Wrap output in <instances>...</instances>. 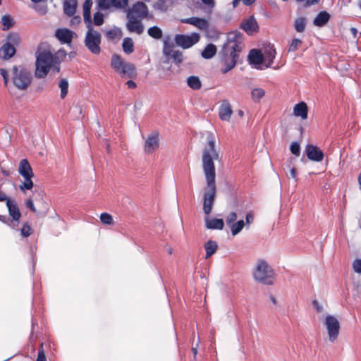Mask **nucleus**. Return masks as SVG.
Masks as SVG:
<instances>
[{
  "mask_svg": "<svg viewBox=\"0 0 361 361\" xmlns=\"http://www.w3.org/2000/svg\"><path fill=\"white\" fill-rule=\"evenodd\" d=\"M207 142L202 154V168L206 180V187L203 195V211L209 215L212 211L216 197V170L214 161L219 160V153L215 145V136L213 133L207 135Z\"/></svg>",
  "mask_w": 361,
  "mask_h": 361,
  "instance_id": "nucleus-1",
  "label": "nucleus"
},
{
  "mask_svg": "<svg viewBox=\"0 0 361 361\" xmlns=\"http://www.w3.org/2000/svg\"><path fill=\"white\" fill-rule=\"evenodd\" d=\"M4 85L8 87L9 82L18 90H25L31 85L33 79L32 73L22 65H14L9 70L0 68Z\"/></svg>",
  "mask_w": 361,
  "mask_h": 361,
  "instance_id": "nucleus-2",
  "label": "nucleus"
},
{
  "mask_svg": "<svg viewBox=\"0 0 361 361\" xmlns=\"http://www.w3.org/2000/svg\"><path fill=\"white\" fill-rule=\"evenodd\" d=\"M35 66V76L38 78H45L51 68L56 73L60 71V66L56 63L52 50L46 43H41L38 47Z\"/></svg>",
  "mask_w": 361,
  "mask_h": 361,
  "instance_id": "nucleus-3",
  "label": "nucleus"
},
{
  "mask_svg": "<svg viewBox=\"0 0 361 361\" xmlns=\"http://www.w3.org/2000/svg\"><path fill=\"white\" fill-rule=\"evenodd\" d=\"M243 44L241 35L236 32L228 34L227 42L224 44L222 52L225 57V68L222 72L226 73L232 69L236 64L238 54L241 51Z\"/></svg>",
  "mask_w": 361,
  "mask_h": 361,
  "instance_id": "nucleus-4",
  "label": "nucleus"
},
{
  "mask_svg": "<svg viewBox=\"0 0 361 361\" xmlns=\"http://www.w3.org/2000/svg\"><path fill=\"white\" fill-rule=\"evenodd\" d=\"M92 5V0H85L83 4V18L84 21L88 29L85 39V44L87 49L94 54L100 53V44L102 36L100 33L94 30L91 23V7Z\"/></svg>",
  "mask_w": 361,
  "mask_h": 361,
  "instance_id": "nucleus-5",
  "label": "nucleus"
},
{
  "mask_svg": "<svg viewBox=\"0 0 361 361\" xmlns=\"http://www.w3.org/2000/svg\"><path fill=\"white\" fill-rule=\"evenodd\" d=\"M253 278L259 283L266 285L273 284L274 271L264 260H259L252 272Z\"/></svg>",
  "mask_w": 361,
  "mask_h": 361,
  "instance_id": "nucleus-6",
  "label": "nucleus"
},
{
  "mask_svg": "<svg viewBox=\"0 0 361 361\" xmlns=\"http://www.w3.org/2000/svg\"><path fill=\"white\" fill-rule=\"evenodd\" d=\"M324 323L327 330L329 341L332 343L334 342L339 334V321L334 316L328 314L325 317Z\"/></svg>",
  "mask_w": 361,
  "mask_h": 361,
  "instance_id": "nucleus-7",
  "label": "nucleus"
},
{
  "mask_svg": "<svg viewBox=\"0 0 361 361\" xmlns=\"http://www.w3.org/2000/svg\"><path fill=\"white\" fill-rule=\"evenodd\" d=\"M174 40L178 46L183 49H188L199 42L200 35L195 32L190 35H176Z\"/></svg>",
  "mask_w": 361,
  "mask_h": 361,
  "instance_id": "nucleus-8",
  "label": "nucleus"
},
{
  "mask_svg": "<svg viewBox=\"0 0 361 361\" xmlns=\"http://www.w3.org/2000/svg\"><path fill=\"white\" fill-rule=\"evenodd\" d=\"M126 12V17L132 16L133 18L142 20L147 16L148 8L145 4L139 1L128 9Z\"/></svg>",
  "mask_w": 361,
  "mask_h": 361,
  "instance_id": "nucleus-9",
  "label": "nucleus"
},
{
  "mask_svg": "<svg viewBox=\"0 0 361 361\" xmlns=\"http://www.w3.org/2000/svg\"><path fill=\"white\" fill-rule=\"evenodd\" d=\"M159 147V134L154 131L149 134L145 140L144 151L147 154H152Z\"/></svg>",
  "mask_w": 361,
  "mask_h": 361,
  "instance_id": "nucleus-10",
  "label": "nucleus"
},
{
  "mask_svg": "<svg viewBox=\"0 0 361 361\" xmlns=\"http://www.w3.org/2000/svg\"><path fill=\"white\" fill-rule=\"evenodd\" d=\"M97 4L102 10L123 9L128 6V0H98Z\"/></svg>",
  "mask_w": 361,
  "mask_h": 361,
  "instance_id": "nucleus-11",
  "label": "nucleus"
},
{
  "mask_svg": "<svg viewBox=\"0 0 361 361\" xmlns=\"http://www.w3.org/2000/svg\"><path fill=\"white\" fill-rule=\"evenodd\" d=\"M126 18L128 20L126 28L130 32H135L137 35H141L144 32V25L142 20L133 18L132 16L126 17Z\"/></svg>",
  "mask_w": 361,
  "mask_h": 361,
  "instance_id": "nucleus-12",
  "label": "nucleus"
},
{
  "mask_svg": "<svg viewBox=\"0 0 361 361\" xmlns=\"http://www.w3.org/2000/svg\"><path fill=\"white\" fill-rule=\"evenodd\" d=\"M305 152L309 159L314 161H322L324 159L323 152L316 146L307 145L305 147Z\"/></svg>",
  "mask_w": 361,
  "mask_h": 361,
  "instance_id": "nucleus-13",
  "label": "nucleus"
},
{
  "mask_svg": "<svg viewBox=\"0 0 361 361\" xmlns=\"http://www.w3.org/2000/svg\"><path fill=\"white\" fill-rule=\"evenodd\" d=\"M241 28L248 35H252L258 30V25L256 19L253 16H250L242 22Z\"/></svg>",
  "mask_w": 361,
  "mask_h": 361,
  "instance_id": "nucleus-14",
  "label": "nucleus"
},
{
  "mask_svg": "<svg viewBox=\"0 0 361 361\" xmlns=\"http://www.w3.org/2000/svg\"><path fill=\"white\" fill-rule=\"evenodd\" d=\"M233 114V110L229 102L224 100L219 107V116L222 121H229Z\"/></svg>",
  "mask_w": 361,
  "mask_h": 361,
  "instance_id": "nucleus-15",
  "label": "nucleus"
},
{
  "mask_svg": "<svg viewBox=\"0 0 361 361\" xmlns=\"http://www.w3.org/2000/svg\"><path fill=\"white\" fill-rule=\"evenodd\" d=\"M75 33L66 28L58 29L56 31L55 35L59 41L62 43L69 44L71 42Z\"/></svg>",
  "mask_w": 361,
  "mask_h": 361,
  "instance_id": "nucleus-16",
  "label": "nucleus"
},
{
  "mask_svg": "<svg viewBox=\"0 0 361 361\" xmlns=\"http://www.w3.org/2000/svg\"><path fill=\"white\" fill-rule=\"evenodd\" d=\"M185 23L195 25L201 30H207L209 27V23L204 18L192 17L182 20Z\"/></svg>",
  "mask_w": 361,
  "mask_h": 361,
  "instance_id": "nucleus-17",
  "label": "nucleus"
},
{
  "mask_svg": "<svg viewBox=\"0 0 361 361\" xmlns=\"http://www.w3.org/2000/svg\"><path fill=\"white\" fill-rule=\"evenodd\" d=\"M18 172L23 178H32L34 176L32 167L25 159L20 161Z\"/></svg>",
  "mask_w": 361,
  "mask_h": 361,
  "instance_id": "nucleus-18",
  "label": "nucleus"
},
{
  "mask_svg": "<svg viewBox=\"0 0 361 361\" xmlns=\"http://www.w3.org/2000/svg\"><path fill=\"white\" fill-rule=\"evenodd\" d=\"M16 54L15 47L9 43H5L0 48V58L3 60H8Z\"/></svg>",
  "mask_w": 361,
  "mask_h": 361,
  "instance_id": "nucleus-19",
  "label": "nucleus"
},
{
  "mask_svg": "<svg viewBox=\"0 0 361 361\" xmlns=\"http://www.w3.org/2000/svg\"><path fill=\"white\" fill-rule=\"evenodd\" d=\"M6 206L8 207L9 215L12 217L13 220L18 221L21 214L16 202L11 199H8Z\"/></svg>",
  "mask_w": 361,
  "mask_h": 361,
  "instance_id": "nucleus-20",
  "label": "nucleus"
},
{
  "mask_svg": "<svg viewBox=\"0 0 361 361\" xmlns=\"http://www.w3.org/2000/svg\"><path fill=\"white\" fill-rule=\"evenodd\" d=\"M119 74L130 78H135L137 75L136 68L134 64L126 61Z\"/></svg>",
  "mask_w": 361,
  "mask_h": 361,
  "instance_id": "nucleus-21",
  "label": "nucleus"
},
{
  "mask_svg": "<svg viewBox=\"0 0 361 361\" xmlns=\"http://www.w3.org/2000/svg\"><path fill=\"white\" fill-rule=\"evenodd\" d=\"M205 226L208 229L222 230L224 226V223L221 219H209V217H206Z\"/></svg>",
  "mask_w": 361,
  "mask_h": 361,
  "instance_id": "nucleus-22",
  "label": "nucleus"
},
{
  "mask_svg": "<svg viewBox=\"0 0 361 361\" xmlns=\"http://www.w3.org/2000/svg\"><path fill=\"white\" fill-rule=\"evenodd\" d=\"M248 59L250 63L255 65H260L264 62V55L260 51L252 49L250 51Z\"/></svg>",
  "mask_w": 361,
  "mask_h": 361,
  "instance_id": "nucleus-23",
  "label": "nucleus"
},
{
  "mask_svg": "<svg viewBox=\"0 0 361 361\" xmlns=\"http://www.w3.org/2000/svg\"><path fill=\"white\" fill-rule=\"evenodd\" d=\"M293 114L295 116L301 117L302 119H306L307 117V104L303 102L295 104L293 107Z\"/></svg>",
  "mask_w": 361,
  "mask_h": 361,
  "instance_id": "nucleus-24",
  "label": "nucleus"
},
{
  "mask_svg": "<svg viewBox=\"0 0 361 361\" xmlns=\"http://www.w3.org/2000/svg\"><path fill=\"white\" fill-rule=\"evenodd\" d=\"M77 0H64L63 1V11L69 16L75 14L77 9Z\"/></svg>",
  "mask_w": 361,
  "mask_h": 361,
  "instance_id": "nucleus-25",
  "label": "nucleus"
},
{
  "mask_svg": "<svg viewBox=\"0 0 361 361\" xmlns=\"http://www.w3.org/2000/svg\"><path fill=\"white\" fill-rule=\"evenodd\" d=\"M330 15L326 11L320 12L314 18L313 23L315 26L322 27L329 20Z\"/></svg>",
  "mask_w": 361,
  "mask_h": 361,
  "instance_id": "nucleus-26",
  "label": "nucleus"
},
{
  "mask_svg": "<svg viewBox=\"0 0 361 361\" xmlns=\"http://www.w3.org/2000/svg\"><path fill=\"white\" fill-rule=\"evenodd\" d=\"M264 61H266L268 60V63L266 65L267 67H269L271 66L273 59L275 58L276 56V50L274 48L273 45H269L264 49Z\"/></svg>",
  "mask_w": 361,
  "mask_h": 361,
  "instance_id": "nucleus-27",
  "label": "nucleus"
},
{
  "mask_svg": "<svg viewBox=\"0 0 361 361\" xmlns=\"http://www.w3.org/2000/svg\"><path fill=\"white\" fill-rule=\"evenodd\" d=\"M126 61H124L119 55L114 54L111 57V66L118 73L121 71Z\"/></svg>",
  "mask_w": 361,
  "mask_h": 361,
  "instance_id": "nucleus-28",
  "label": "nucleus"
},
{
  "mask_svg": "<svg viewBox=\"0 0 361 361\" xmlns=\"http://www.w3.org/2000/svg\"><path fill=\"white\" fill-rule=\"evenodd\" d=\"M164 54L166 56L171 55V57L173 58V61L176 63H179L183 61V54L180 51H178V50L173 51L170 48L165 47L164 49Z\"/></svg>",
  "mask_w": 361,
  "mask_h": 361,
  "instance_id": "nucleus-29",
  "label": "nucleus"
},
{
  "mask_svg": "<svg viewBox=\"0 0 361 361\" xmlns=\"http://www.w3.org/2000/svg\"><path fill=\"white\" fill-rule=\"evenodd\" d=\"M204 249L206 250V258L210 257L213 255L218 249L217 243L214 240H208L204 245Z\"/></svg>",
  "mask_w": 361,
  "mask_h": 361,
  "instance_id": "nucleus-30",
  "label": "nucleus"
},
{
  "mask_svg": "<svg viewBox=\"0 0 361 361\" xmlns=\"http://www.w3.org/2000/svg\"><path fill=\"white\" fill-rule=\"evenodd\" d=\"M216 53V47L213 44H209L202 51V56L204 59H211L212 58Z\"/></svg>",
  "mask_w": 361,
  "mask_h": 361,
  "instance_id": "nucleus-31",
  "label": "nucleus"
},
{
  "mask_svg": "<svg viewBox=\"0 0 361 361\" xmlns=\"http://www.w3.org/2000/svg\"><path fill=\"white\" fill-rule=\"evenodd\" d=\"M122 47L123 51L126 54H130L133 53L134 51V44L133 39L130 37L124 38L122 43Z\"/></svg>",
  "mask_w": 361,
  "mask_h": 361,
  "instance_id": "nucleus-32",
  "label": "nucleus"
},
{
  "mask_svg": "<svg viewBox=\"0 0 361 361\" xmlns=\"http://www.w3.org/2000/svg\"><path fill=\"white\" fill-rule=\"evenodd\" d=\"M68 81L66 78H61L59 82V87L61 91L60 97L61 99H64L68 93Z\"/></svg>",
  "mask_w": 361,
  "mask_h": 361,
  "instance_id": "nucleus-33",
  "label": "nucleus"
},
{
  "mask_svg": "<svg viewBox=\"0 0 361 361\" xmlns=\"http://www.w3.org/2000/svg\"><path fill=\"white\" fill-rule=\"evenodd\" d=\"M188 85L193 90L200 89L202 84L197 76H190L187 80Z\"/></svg>",
  "mask_w": 361,
  "mask_h": 361,
  "instance_id": "nucleus-34",
  "label": "nucleus"
},
{
  "mask_svg": "<svg viewBox=\"0 0 361 361\" xmlns=\"http://www.w3.org/2000/svg\"><path fill=\"white\" fill-rule=\"evenodd\" d=\"M306 27V19L304 17H300L295 20L294 27L298 32L305 31Z\"/></svg>",
  "mask_w": 361,
  "mask_h": 361,
  "instance_id": "nucleus-35",
  "label": "nucleus"
},
{
  "mask_svg": "<svg viewBox=\"0 0 361 361\" xmlns=\"http://www.w3.org/2000/svg\"><path fill=\"white\" fill-rule=\"evenodd\" d=\"M265 94L262 88H254L251 92V97L254 102H259Z\"/></svg>",
  "mask_w": 361,
  "mask_h": 361,
  "instance_id": "nucleus-36",
  "label": "nucleus"
},
{
  "mask_svg": "<svg viewBox=\"0 0 361 361\" xmlns=\"http://www.w3.org/2000/svg\"><path fill=\"white\" fill-rule=\"evenodd\" d=\"M147 33L150 37L157 39H159L162 37V31L157 26L149 27L147 30Z\"/></svg>",
  "mask_w": 361,
  "mask_h": 361,
  "instance_id": "nucleus-37",
  "label": "nucleus"
},
{
  "mask_svg": "<svg viewBox=\"0 0 361 361\" xmlns=\"http://www.w3.org/2000/svg\"><path fill=\"white\" fill-rule=\"evenodd\" d=\"M245 226L243 220H240L236 223H233L230 226L233 235H237L240 233Z\"/></svg>",
  "mask_w": 361,
  "mask_h": 361,
  "instance_id": "nucleus-38",
  "label": "nucleus"
},
{
  "mask_svg": "<svg viewBox=\"0 0 361 361\" xmlns=\"http://www.w3.org/2000/svg\"><path fill=\"white\" fill-rule=\"evenodd\" d=\"M1 23L3 30H7L13 27L14 22L10 16L5 15L1 17Z\"/></svg>",
  "mask_w": 361,
  "mask_h": 361,
  "instance_id": "nucleus-39",
  "label": "nucleus"
},
{
  "mask_svg": "<svg viewBox=\"0 0 361 361\" xmlns=\"http://www.w3.org/2000/svg\"><path fill=\"white\" fill-rule=\"evenodd\" d=\"M7 41L6 43H9L14 47L20 43V37L16 32H11L7 36Z\"/></svg>",
  "mask_w": 361,
  "mask_h": 361,
  "instance_id": "nucleus-40",
  "label": "nucleus"
},
{
  "mask_svg": "<svg viewBox=\"0 0 361 361\" xmlns=\"http://www.w3.org/2000/svg\"><path fill=\"white\" fill-rule=\"evenodd\" d=\"M100 220L102 223L105 225H113L114 223L112 216L106 212L101 214Z\"/></svg>",
  "mask_w": 361,
  "mask_h": 361,
  "instance_id": "nucleus-41",
  "label": "nucleus"
},
{
  "mask_svg": "<svg viewBox=\"0 0 361 361\" xmlns=\"http://www.w3.org/2000/svg\"><path fill=\"white\" fill-rule=\"evenodd\" d=\"M32 178H24L25 181L19 185V188L21 191L25 192V190H31L34 185Z\"/></svg>",
  "mask_w": 361,
  "mask_h": 361,
  "instance_id": "nucleus-42",
  "label": "nucleus"
},
{
  "mask_svg": "<svg viewBox=\"0 0 361 361\" xmlns=\"http://www.w3.org/2000/svg\"><path fill=\"white\" fill-rule=\"evenodd\" d=\"M121 35L122 31L118 28L111 30L106 32V37L111 39H113L116 37L120 38Z\"/></svg>",
  "mask_w": 361,
  "mask_h": 361,
  "instance_id": "nucleus-43",
  "label": "nucleus"
},
{
  "mask_svg": "<svg viewBox=\"0 0 361 361\" xmlns=\"http://www.w3.org/2000/svg\"><path fill=\"white\" fill-rule=\"evenodd\" d=\"M66 56V52L63 49H59L54 55V58L56 60V63L57 66H59V63Z\"/></svg>",
  "mask_w": 361,
  "mask_h": 361,
  "instance_id": "nucleus-44",
  "label": "nucleus"
},
{
  "mask_svg": "<svg viewBox=\"0 0 361 361\" xmlns=\"http://www.w3.org/2000/svg\"><path fill=\"white\" fill-rule=\"evenodd\" d=\"M302 44V41L299 39H293L289 46L288 51H295Z\"/></svg>",
  "mask_w": 361,
  "mask_h": 361,
  "instance_id": "nucleus-45",
  "label": "nucleus"
},
{
  "mask_svg": "<svg viewBox=\"0 0 361 361\" xmlns=\"http://www.w3.org/2000/svg\"><path fill=\"white\" fill-rule=\"evenodd\" d=\"M32 8L41 16L45 15L48 11L47 5H34Z\"/></svg>",
  "mask_w": 361,
  "mask_h": 361,
  "instance_id": "nucleus-46",
  "label": "nucleus"
},
{
  "mask_svg": "<svg viewBox=\"0 0 361 361\" xmlns=\"http://www.w3.org/2000/svg\"><path fill=\"white\" fill-rule=\"evenodd\" d=\"M104 23V16L100 12H97L94 14V23L96 25H102Z\"/></svg>",
  "mask_w": 361,
  "mask_h": 361,
  "instance_id": "nucleus-47",
  "label": "nucleus"
},
{
  "mask_svg": "<svg viewBox=\"0 0 361 361\" xmlns=\"http://www.w3.org/2000/svg\"><path fill=\"white\" fill-rule=\"evenodd\" d=\"M202 3L207 6L206 13L210 14L212 13V8L214 6V0H201Z\"/></svg>",
  "mask_w": 361,
  "mask_h": 361,
  "instance_id": "nucleus-48",
  "label": "nucleus"
},
{
  "mask_svg": "<svg viewBox=\"0 0 361 361\" xmlns=\"http://www.w3.org/2000/svg\"><path fill=\"white\" fill-rule=\"evenodd\" d=\"M290 152L296 157H298L300 155V145L296 142H294L291 144L290 145Z\"/></svg>",
  "mask_w": 361,
  "mask_h": 361,
  "instance_id": "nucleus-49",
  "label": "nucleus"
},
{
  "mask_svg": "<svg viewBox=\"0 0 361 361\" xmlns=\"http://www.w3.org/2000/svg\"><path fill=\"white\" fill-rule=\"evenodd\" d=\"M237 219V214L234 212H230L226 218V224L230 226L232 224L234 223V221Z\"/></svg>",
  "mask_w": 361,
  "mask_h": 361,
  "instance_id": "nucleus-50",
  "label": "nucleus"
},
{
  "mask_svg": "<svg viewBox=\"0 0 361 361\" xmlns=\"http://www.w3.org/2000/svg\"><path fill=\"white\" fill-rule=\"evenodd\" d=\"M31 228L27 224H24L21 229V234L25 237H27L31 234Z\"/></svg>",
  "mask_w": 361,
  "mask_h": 361,
  "instance_id": "nucleus-51",
  "label": "nucleus"
},
{
  "mask_svg": "<svg viewBox=\"0 0 361 361\" xmlns=\"http://www.w3.org/2000/svg\"><path fill=\"white\" fill-rule=\"evenodd\" d=\"M353 268L355 272L361 273V259H357L354 261Z\"/></svg>",
  "mask_w": 361,
  "mask_h": 361,
  "instance_id": "nucleus-52",
  "label": "nucleus"
},
{
  "mask_svg": "<svg viewBox=\"0 0 361 361\" xmlns=\"http://www.w3.org/2000/svg\"><path fill=\"white\" fill-rule=\"evenodd\" d=\"M42 345H43V343H41V346H40L41 350L38 353L37 361H47L46 360V357H45V355H44V351L42 350Z\"/></svg>",
  "mask_w": 361,
  "mask_h": 361,
  "instance_id": "nucleus-53",
  "label": "nucleus"
},
{
  "mask_svg": "<svg viewBox=\"0 0 361 361\" xmlns=\"http://www.w3.org/2000/svg\"><path fill=\"white\" fill-rule=\"evenodd\" d=\"M80 21H81V18L80 16H73L70 21V24L72 26H76L80 24Z\"/></svg>",
  "mask_w": 361,
  "mask_h": 361,
  "instance_id": "nucleus-54",
  "label": "nucleus"
},
{
  "mask_svg": "<svg viewBox=\"0 0 361 361\" xmlns=\"http://www.w3.org/2000/svg\"><path fill=\"white\" fill-rule=\"evenodd\" d=\"M312 305L318 312H323V307L319 303L317 300H314L312 302Z\"/></svg>",
  "mask_w": 361,
  "mask_h": 361,
  "instance_id": "nucleus-55",
  "label": "nucleus"
},
{
  "mask_svg": "<svg viewBox=\"0 0 361 361\" xmlns=\"http://www.w3.org/2000/svg\"><path fill=\"white\" fill-rule=\"evenodd\" d=\"M26 206L29 209H30L33 212H36V209L34 205L33 201L32 199H29L26 202Z\"/></svg>",
  "mask_w": 361,
  "mask_h": 361,
  "instance_id": "nucleus-56",
  "label": "nucleus"
},
{
  "mask_svg": "<svg viewBox=\"0 0 361 361\" xmlns=\"http://www.w3.org/2000/svg\"><path fill=\"white\" fill-rule=\"evenodd\" d=\"M246 224L250 225L254 221V216L251 213H248L246 214Z\"/></svg>",
  "mask_w": 361,
  "mask_h": 361,
  "instance_id": "nucleus-57",
  "label": "nucleus"
},
{
  "mask_svg": "<svg viewBox=\"0 0 361 361\" xmlns=\"http://www.w3.org/2000/svg\"><path fill=\"white\" fill-rule=\"evenodd\" d=\"M290 176L295 179V181L298 180L297 178V172L295 168H292L290 169Z\"/></svg>",
  "mask_w": 361,
  "mask_h": 361,
  "instance_id": "nucleus-58",
  "label": "nucleus"
},
{
  "mask_svg": "<svg viewBox=\"0 0 361 361\" xmlns=\"http://www.w3.org/2000/svg\"><path fill=\"white\" fill-rule=\"evenodd\" d=\"M355 290L356 291L357 296L361 297V285L355 284Z\"/></svg>",
  "mask_w": 361,
  "mask_h": 361,
  "instance_id": "nucleus-59",
  "label": "nucleus"
},
{
  "mask_svg": "<svg viewBox=\"0 0 361 361\" xmlns=\"http://www.w3.org/2000/svg\"><path fill=\"white\" fill-rule=\"evenodd\" d=\"M8 199H10V198L8 197L7 195L4 192L0 191V201L1 202L6 201V202H7Z\"/></svg>",
  "mask_w": 361,
  "mask_h": 361,
  "instance_id": "nucleus-60",
  "label": "nucleus"
},
{
  "mask_svg": "<svg viewBox=\"0 0 361 361\" xmlns=\"http://www.w3.org/2000/svg\"><path fill=\"white\" fill-rule=\"evenodd\" d=\"M319 0H306L305 6H309L310 5L318 3Z\"/></svg>",
  "mask_w": 361,
  "mask_h": 361,
  "instance_id": "nucleus-61",
  "label": "nucleus"
},
{
  "mask_svg": "<svg viewBox=\"0 0 361 361\" xmlns=\"http://www.w3.org/2000/svg\"><path fill=\"white\" fill-rule=\"evenodd\" d=\"M126 84L128 85L129 88H135L136 87V84L132 80L128 81Z\"/></svg>",
  "mask_w": 361,
  "mask_h": 361,
  "instance_id": "nucleus-62",
  "label": "nucleus"
},
{
  "mask_svg": "<svg viewBox=\"0 0 361 361\" xmlns=\"http://www.w3.org/2000/svg\"><path fill=\"white\" fill-rule=\"evenodd\" d=\"M255 0H242L243 4L245 5H250L252 4Z\"/></svg>",
  "mask_w": 361,
  "mask_h": 361,
  "instance_id": "nucleus-63",
  "label": "nucleus"
},
{
  "mask_svg": "<svg viewBox=\"0 0 361 361\" xmlns=\"http://www.w3.org/2000/svg\"><path fill=\"white\" fill-rule=\"evenodd\" d=\"M269 299H270V300H271V301L274 305H276V304L277 303V300H276V298H275L274 295H271L269 296Z\"/></svg>",
  "mask_w": 361,
  "mask_h": 361,
  "instance_id": "nucleus-64",
  "label": "nucleus"
}]
</instances>
